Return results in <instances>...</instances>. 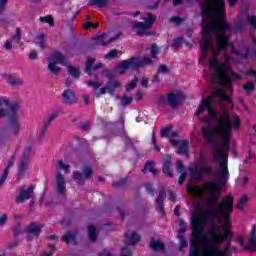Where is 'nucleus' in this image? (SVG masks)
I'll use <instances>...</instances> for the list:
<instances>
[{
    "instance_id": "38",
    "label": "nucleus",
    "mask_w": 256,
    "mask_h": 256,
    "mask_svg": "<svg viewBox=\"0 0 256 256\" xmlns=\"http://www.w3.org/2000/svg\"><path fill=\"white\" fill-rule=\"evenodd\" d=\"M13 43H15V41L11 38L6 40L3 49H5V51H11L13 49Z\"/></svg>"
},
{
    "instance_id": "33",
    "label": "nucleus",
    "mask_w": 256,
    "mask_h": 256,
    "mask_svg": "<svg viewBox=\"0 0 256 256\" xmlns=\"http://www.w3.org/2000/svg\"><path fill=\"white\" fill-rule=\"evenodd\" d=\"M22 37L23 32L21 31V28H16L15 35L12 36L10 39L14 41V43H20Z\"/></svg>"
},
{
    "instance_id": "32",
    "label": "nucleus",
    "mask_w": 256,
    "mask_h": 256,
    "mask_svg": "<svg viewBox=\"0 0 256 256\" xmlns=\"http://www.w3.org/2000/svg\"><path fill=\"white\" fill-rule=\"evenodd\" d=\"M92 2L88 3V7H93V5H97L100 9H103L109 3V0H91Z\"/></svg>"
},
{
    "instance_id": "49",
    "label": "nucleus",
    "mask_w": 256,
    "mask_h": 256,
    "mask_svg": "<svg viewBox=\"0 0 256 256\" xmlns=\"http://www.w3.org/2000/svg\"><path fill=\"white\" fill-rule=\"evenodd\" d=\"M202 171L204 175H211V173H213V168L211 166H206Z\"/></svg>"
},
{
    "instance_id": "27",
    "label": "nucleus",
    "mask_w": 256,
    "mask_h": 256,
    "mask_svg": "<svg viewBox=\"0 0 256 256\" xmlns=\"http://www.w3.org/2000/svg\"><path fill=\"white\" fill-rule=\"evenodd\" d=\"M166 74L169 73V68L167 67V65H160L158 68V71L156 73V76L152 79V83H159V74Z\"/></svg>"
},
{
    "instance_id": "36",
    "label": "nucleus",
    "mask_w": 256,
    "mask_h": 256,
    "mask_svg": "<svg viewBox=\"0 0 256 256\" xmlns=\"http://www.w3.org/2000/svg\"><path fill=\"white\" fill-rule=\"evenodd\" d=\"M131 103H133V98L132 97L124 95L121 98V105H123L124 107L127 106V105H131Z\"/></svg>"
},
{
    "instance_id": "13",
    "label": "nucleus",
    "mask_w": 256,
    "mask_h": 256,
    "mask_svg": "<svg viewBox=\"0 0 256 256\" xmlns=\"http://www.w3.org/2000/svg\"><path fill=\"white\" fill-rule=\"evenodd\" d=\"M188 171L190 173V177L194 179V181H203V177H205V173L203 172V169L195 166V164H191L188 168Z\"/></svg>"
},
{
    "instance_id": "2",
    "label": "nucleus",
    "mask_w": 256,
    "mask_h": 256,
    "mask_svg": "<svg viewBox=\"0 0 256 256\" xmlns=\"http://www.w3.org/2000/svg\"><path fill=\"white\" fill-rule=\"evenodd\" d=\"M150 55L144 56L142 58H130L120 62L117 67L116 71L119 75H125L128 69H139V67H145V65H153V59L157 58L159 55V48H157V44H152L150 47Z\"/></svg>"
},
{
    "instance_id": "26",
    "label": "nucleus",
    "mask_w": 256,
    "mask_h": 256,
    "mask_svg": "<svg viewBox=\"0 0 256 256\" xmlns=\"http://www.w3.org/2000/svg\"><path fill=\"white\" fill-rule=\"evenodd\" d=\"M188 149H189V142L187 140H182L176 153H178V155H185L187 154Z\"/></svg>"
},
{
    "instance_id": "8",
    "label": "nucleus",
    "mask_w": 256,
    "mask_h": 256,
    "mask_svg": "<svg viewBox=\"0 0 256 256\" xmlns=\"http://www.w3.org/2000/svg\"><path fill=\"white\" fill-rule=\"evenodd\" d=\"M57 65H67V59L59 52L52 54L48 58V69L53 75H59V71H61V68Z\"/></svg>"
},
{
    "instance_id": "15",
    "label": "nucleus",
    "mask_w": 256,
    "mask_h": 256,
    "mask_svg": "<svg viewBox=\"0 0 256 256\" xmlns=\"http://www.w3.org/2000/svg\"><path fill=\"white\" fill-rule=\"evenodd\" d=\"M42 227L43 226L38 225L37 223H31L26 229V234L28 239H31L33 237H37V235H40Z\"/></svg>"
},
{
    "instance_id": "62",
    "label": "nucleus",
    "mask_w": 256,
    "mask_h": 256,
    "mask_svg": "<svg viewBox=\"0 0 256 256\" xmlns=\"http://www.w3.org/2000/svg\"><path fill=\"white\" fill-rule=\"evenodd\" d=\"M169 195V201H175V194L171 191L168 192Z\"/></svg>"
},
{
    "instance_id": "20",
    "label": "nucleus",
    "mask_w": 256,
    "mask_h": 256,
    "mask_svg": "<svg viewBox=\"0 0 256 256\" xmlns=\"http://www.w3.org/2000/svg\"><path fill=\"white\" fill-rule=\"evenodd\" d=\"M15 165V158L12 157L8 160V163L4 169V173L2 177L0 178V187H3L5 181H7V177H9V169Z\"/></svg>"
},
{
    "instance_id": "9",
    "label": "nucleus",
    "mask_w": 256,
    "mask_h": 256,
    "mask_svg": "<svg viewBox=\"0 0 256 256\" xmlns=\"http://www.w3.org/2000/svg\"><path fill=\"white\" fill-rule=\"evenodd\" d=\"M236 241L244 251H256V224L252 226L247 243H245L243 236H238Z\"/></svg>"
},
{
    "instance_id": "47",
    "label": "nucleus",
    "mask_w": 256,
    "mask_h": 256,
    "mask_svg": "<svg viewBox=\"0 0 256 256\" xmlns=\"http://www.w3.org/2000/svg\"><path fill=\"white\" fill-rule=\"evenodd\" d=\"M164 167H171V156H165L163 159Z\"/></svg>"
},
{
    "instance_id": "54",
    "label": "nucleus",
    "mask_w": 256,
    "mask_h": 256,
    "mask_svg": "<svg viewBox=\"0 0 256 256\" xmlns=\"http://www.w3.org/2000/svg\"><path fill=\"white\" fill-rule=\"evenodd\" d=\"M146 191H147L150 195H155V189H153V186H151V184H147V185H146Z\"/></svg>"
},
{
    "instance_id": "55",
    "label": "nucleus",
    "mask_w": 256,
    "mask_h": 256,
    "mask_svg": "<svg viewBox=\"0 0 256 256\" xmlns=\"http://www.w3.org/2000/svg\"><path fill=\"white\" fill-rule=\"evenodd\" d=\"M131 255H132V253L130 250L127 249V246L122 248L121 256H131Z\"/></svg>"
},
{
    "instance_id": "57",
    "label": "nucleus",
    "mask_w": 256,
    "mask_h": 256,
    "mask_svg": "<svg viewBox=\"0 0 256 256\" xmlns=\"http://www.w3.org/2000/svg\"><path fill=\"white\" fill-rule=\"evenodd\" d=\"M7 223V214H4L0 217V227H3Z\"/></svg>"
},
{
    "instance_id": "48",
    "label": "nucleus",
    "mask_w": 256,
    "mask_h": 256,
    "mask_svg": "<svg viewBox=\"0 0 256 256\" xmlns=\"http://www.w3.org/2000/svg\"><path fill=\"white\" fill-rule=\"evenodd\" d=\"M169 133H171V129L163 128L160 132L161 137H168Z\"/></svg>"
},
{
    "instance_id": "45",
    "label": "nucleus",
    "mask_w": 256,
    "mask_h": 256,
    "mask_svg": "<svg viewBox=\"0 0 256 256\" xmlns=\"http://www.w3.org/2000/svg\"><path fill=\"white\" fill-rule=\"evenodd\" d=\"M105 93H109V90H108L107 86L100 89L99 92H96L95 97H101V95H105Z\"/></svg>"
},
{
    "instance_id": "16",
    "label": "nucleus",
    "mask_w": 256,
    "mask_h": 256,
    "mask_svg": "<svg viewBox=\"0 0 256 256\" xmlns=\"http://www.w3.org/2000/svg\"><path fill=\"white\" fill-rule=\"evenodd\" d=\"M11 135L8 129L0 131V147H9L11 145Z\"/></svg>"
},
{
    "instance_id": "6",
    "label": "nucleus",
    "mask_w": 256,
    "mask_h": 256,
    "mask_svg": "<svg viewBox=\"0 0 256 256\" xmlns=\"http://www.w3.org/2000/svg\"><path fill=\"white\" fill-rule=\"evenodd\" d=\"M183 92L176 91L167 94V97L165 96H159L157 98L158 105H170L172 109H176V107H179L181 103H183Z\"/></svg>"
},
{
    "instance_id": "1",
    "label": "nucleus",
    "mask_w": 256,
    "mask_h": 256,
    "mask_svg": "<svg viewBox=\"0 0 256 256\" xmlns=\"http://www.w3.org/2000/svg\"><path fill=\"white\" fill-rule=\"evenodd\" d=\"M202 15V40L200 42L199 64L207 59V51L212 52L208 67L216 79H241V75L235 73L229 63L233 58L224 55V62L217 57L221 51L227 49L229 37L225 31H231V24L225 21V0H202L200 4Z\"/></svg>"
},
{
    "instance_id": "5",
    "label": "nucleus",
    "mask_w": 256,
    "mask_h": 256,
    "mask_svg": "<svg viewBox=\"0 0 256 256\" xmlns=\"http://www.w3.org/2000/svg\"><path fill=\"white\" fill-rule=\"evenodd\" d=\"M145 22H137L133 25V29L137 35L140 37H150V35H155L154 32H147V29H151L155 24V18L152 14H146L143 17Z\"/></svg>"
},
{
    "instance_id": "14",
    "label": "nucleus",
    "mask_w": 256,
    "mask_h": 256,
    "mask_svg": "<svg viewBox=\"0 0 256 256\" xmlns=\"http://www.w3.org/2000/svg\"><path fill=\"white\" fill-rule=\"evenodd\" d=\"M178 225H180V231L178 233V239L180 241V249L187 247L188 243L185 241V231H187V224L183 220H178Z\"/></svg>"
},
{
    "instance_id": "53",
    "label": "nucleus",
    "mask_w": 256,
    "mask_h": 256,
    "mask_svg": "<svg viewBox=\"0 0 256 256\" xmlns=\"http://www.w3.org/2000/svg\"><path fill=\"white\" fill-rule=\"evenodd\" d=\"M176 169H177V171H179V173H183V169H184L183 162L178 161L176 163Z\"/></svg>"
},
{
    "instance_id": "43",
    "label": "nucleus",
    "mask_w": 256,
    "mask_h": 256,
    "mask_svg": "<svg viewBox=\"0 0 256 256\" xmlns=\"http://www.w3.org/2000/svg\"><path fill=\"white\" fill-rule=\"evenodd\" d=\"M163 173L167 175V177H173V172H171V166H164Z\"/></svg>"
},
{
    "instance_id": "21",
    "label": "nucleus",
    "mask_w": 256,
    "mask_h": 256,
    "mask_svg": "<svg viewBox=\"0 0 256 256\" xmlns=\"http://www.w3.org/2000/svg\"><path fill=\"white\" fill-rule=\"evenodd\" d=\"M165 199V190H161L158 198L156 199V207L161 215H165V205L163 204V200Z\"/></svg>"
},
{
    "instance_id": "29",
    "label": "nucleus",
    "mask_w": 256,
    "mask_h": 256,
    "mask_svg": "<svg viewBox=\"0 0 256 256\" xmlns=\"http://www.w3.org/2000/svg\"><path fill=\"white\" fill-rule=\"evenodd\" d=\"M36 43L40 47V49H46V41H45V34L39 33L36 36Z\"/></svg>"
},
{
    "instance_id": "18",
    "label": "nucleus",
    "mask_w": 256,
    "mask_h": 256,
    "mask_svg": "<svg viewBox=\"0 0 256 256\" xmlns=\"http://www.w3.org/2000/svg\"><path fill=\"white\" fill-rule=\"evenodd\" d=\"M33 196V187L30 186L26 190H21L19 196L16 198L17 203H25L27 199H31Z\"/></svg>"
},
{
    "instance_id": "30",
    "label": "nucleus",
    "mask_w": 256,
    "mask_h": 256,
    "mask_svg": "<svg viewBox=\"0 0 256 256\" xmlns=\"http://www.w3.org/2000/svg\"><path fill=\"white\" fill-rule=\"evenodd\" d=\"M247 201H249L247 195L242 196L236 205V209H238V211H243V209H245V205H247Z\"/></svg>"
},
{
    "instance_id": "7",
    "label": "nucleus",
    "mask_w": 256,
    "mask_h": 256,
    "mask_svg": "<svg viewBox=\"0 0 256 256\" xmlns=\"http://www.w3.org/2000/svg\"><path fill=\"white\" fill-rule=\"evenodd\" d=\"M31 157H33L31 146H26L22 152V155L20 156V162L18 163V179L25 177L27 167H29V163H31Z\"/></svg>"
},
{
    "instance_id": "37",
    "label": "nucleus",
    "mask_w": 256,
    "mask_h": 256,
    "mask_svg": "<svg viewBox=\"0 0 256 256\" xmlns=\"http://www.w3.org/2000/svg\"><path fill=\"white\" fill-rule=\"evenodd\" d=\"M40 22L48 23V24H50V27H53V25H55V22L53 21V17H51V16L40 17Z\"/></svg>"
},
{
    "instance_id": "50",
    "label": "nucleus",
    "mask_w": 256,
    "mask_h": 256,
    "mask_svg": "<svg viewBox=\"0 0 256 256\" xmlns=\"http://www.w3.org/2000/svg\"><path fill=\"white\" fill-rule=\"evenodd\" d=\"M152 143L153 145H155L154 147L155 151H161V148L157 146V140L155 139V132L152 133Z\"/></svg>"
},
{
    "instance_id": "56",
    "label": "nucleus",
    "mask_w": 256,
    "mask_h": 256,
    "mask_svg": "<svg viewBox=\"0 0 256 256\" xmlns=\"http://www.w3.org/2000/svg\"><path fill=\"white\" fill-rule=\"evenodd\" d=\"M90 123L89 122H85L84 124H81L80 125V129L82 130V131H89V127H90Z\"/></svg>"
},
{
    "instance_id": "17",
    "label": "nucleus",
    "mask_w": 256,
    "mask_h": 256,
    "mask_svg": "<svg viewBox=\"0 0 256 256\" xmlns=\"http://www.w3.org/2000/svg\"><path fill=\"white\" fill-rule=\"evenodd\" d=\"M63 101L66 105H73L77 103V96H75V91L68 89L62 93Z\"/></svg>"
},
{
    "instance_id": "61",
    "label": "nucleus",
    "mask_w": 256,
    "mask_h": 256,
    "mask_svg": "<svg viewBox=\"0 0 256 256\" xmlns=\"http://www.w3.org/2000/svg\"><path fill=\"white\" fill-rule=\"evenodd\" d=\"M141 85L142 87H147V85H149V80L147 78L142 79Z\"/></svg>"
},
{
    "instance_id": "58",
    "label": "nucleus",
    "mask_w": 256,
    "mask_h": 256,
    "mask_svg": "<svg viewBox=\"0 0 256 256\" xmlns=\"http://www.w3.org/2000/svg\"><path fill=\"white\" fill-rule=\"evenodd\" d=\"M171 21H173V23H175L176 25H181V23H183V19L179 17H172Z\"/></svg>"
},
{
    "instance_id": "34",
    "label": "nucleus",
    "mask_w": 256,
    "mask_h": 256,
    "mask_svg": "<svg viewBox=\"0 0 256 256\" xmlns=\"http://www.w3.org/2000/svg\"><path fill=\"white\" fill-rule=\"evenodd\" d=\"M142 171H149L150 173H152V175H157V170H155L154 164L151 161L145 164Z\"/></svg>"
},
{
    "instance_id": "40",
    "label": "nucleus",
    "mask_w": 256,
    "mask_h": 256,
    "mask_svg": "<svg viewBox=\"0 0 256 256\" xmlns=\"http://www.w3.org/2000/svg\"><path fill=\"white\" fill-rule=\"evenodd\" d=\"M181 43H183V38H175L172 42L173 49H179V47H181Z\"/></svg>"
},
{
    "instance_id": "44",
    "label": "nucleus",
    "mask_w": 256,
    "mask_h": 256,
    "mask_svg": "<svg viewBox=\"0 0 256 256\" xmlns=\"http://www.w3.org/2000/svg\"><path fill=\"white\" fill-rule=\"evenodd\" d=\"M247 183H249V179L247 177H242L238 179V185H240L241 187H245Z\"/></svg>"
},
{
    "instance_id": "19",
    "label": "nucleus",
    "mask_w": 256,
    "mask_h": 256,
    "mask_svg": "<svg viewBox=\"0 0 256 256\" xmlns=\"http://www.w3.org/2000/svg\"><path fill=\"white\" fill-rule=\"evenodd\" d=\"M93 63H95V58H89L86 62V73L87 75H91V71H99V69H103V63H98L93 67Z\"/></svg>"
},
{
    "instance_id": "10",
    "label": "nucleus",
    "mask_w": 256,
    "mask_h": 256,
    "mask_svg": "<svg viewBox=\"0 0 256 256\" xmlns=\"http://www.w3.org/2000/svg\"><path fill=\"white\" fill-rule=\"evenodd\" d=\"M93 177V168L90 165L85 166L83 172H75L73 175L74 181L78 183V185H83L85 183V179H91Z\"/></svg>"
},
{
    "instance_id": "64",
    "label": "nucleus",
    "mask_w": 256,
    "mask_h": 256,
    "mask_svg": "<svg viewBox=\"0 0 256 256\" xmlns=\"http://www.w3.org/2000/svg\"><path fill=\"white\" fill-rule=\"evenodd\" d=\"M91 25H92L91 21H88V22L84 23L83 27L85 29H89V27H91Z\"/></svg>"
},
{
    "instance_id": "25",
    "label": "nucleus",
    "mask_w": 256,
    "mask_h": 256,
    "mask_svg": "<svg viewBox=\"0 0 256 256\" xmlns=\"http://www.w3.org/2000/svg\"><path fill=\"white\" fill-rule=\"evenodd\" d=\"M106 87L108 89V93H115V89H118V87H121V82L117 80H110L107 82Z\"/></svg>"
},
{
    "instance_id": "46",
    "label": "nucleus",
    "mask_w": 256,
    "mask_h": 256,
    "mask_svg": "<svg viewBox=\"0 0 256 256\" xmlns=\"http://www.w3.org/2000/svg\"><path fill=\"white\" fill-rule=\"evenodd\" d=\"M253 89H255V84H253V82H248L244 85L245 91H253Z\"/></svg>"
},
{
    "instance_id": "52",
    "label": "nucleus",
    "mask_w": 256,
    "mask_h": 256,
    "mask_svg": "<svg viewBox=\"0 0 256 256\" xmlns=\"http://www.w3.org/2000/svg\"><path fill=\"white\" fill-rule=\"evenodd\" d=\"M88 87H94V89H99V87H101V83L89 81Z\"/></svg>"
},
{
    "instance_id": "4",
    "label": "nucleus",
    "mask_w": 256,
    "mask_h": 256,
    "mask_svg": "<svg viewBox=\"0 0 256 256\" xmlns=\"http://www.w3.org/2000/svg\"><path fill=\"white\" fill-rule=\"evenodd\" d=\"M69 164H65L63 160H59L56 165V193L58 195H65L67 193V183L65 182V177L60 172L63 169L66 173H69Z\"/></svg>"
},
{
    "instance_id": "60",
    "label": "nucleus",
    "mask_w": 256,
    "mask_h": 256,
    "mask_svg": "<svg viewBox=\"0 0 256 256\" xmlns=\"http://www.w3.org/2000/svg\"><path fill=\"white\" fill-rule=\"evenodd\" d=\"M29 59H32V60L37 59V51L33 50V51L29 54Z\"/></svg>"
},
{
    "instance_id": "42",
    "label": "nucleus",
    "mask_w": 256,
    "mask_h": 256,
    "mask_svg": "<svg viewBox=\"0 0 256 256\" xmlns=\"http://www.w3.org/2000/svg\"><path fill=\"white\" fill-rule=\"evenodd\" d=\"M117 55H119V51L111 50L108 54L105 55V59H116Z\"/></svg>"
},
{
    "instance_id": "41",
    "label": "nucleus",
    "mask_w": 256,
    "mask_h": 256,
    "mask_svg": "<svg viewBox=\"0 0 256 256\" xmlns=\"http://www.w3.org/2000/svg\"><path fill=\"white\" fill-rule=\"evenodd\" d=\"M135 87H137V77H135L131 83L126 85V91H131L133 89H135Z\"/></svg>"
},
{
    "instance_id": "12",
    "label": "nucleus",
    "mask_w": 256,
    "mask_h": 256,
    "mask_svg": "<svg viewBox=\"0 0 256 256\" xmlns=\"http://www.w3.org/2000/svg\"><path fill=\"white\" fill-rule=\"evenodd\" d=\"M123 35L122 33L117 34L116 36H111V34H102L97 37V44L105 47V45H109V43H113V41H117L119 37Z\"/></svg>"
},
{
    "instance_id": "35",
    "label": "nucleus",
    "mask_w": 256,
    "mask_h": 256,
    "mask_svg": "<svg viewBox=\"0 0 256 256\" xmlns=\"http://www.w3.org/2000/svg\"><path fill=\"white\" fill-rule=\"evenodd\" d=\"M68 73L72 77H75L76 79H79V75H81V72H79V69L73 67V66H68Z\"/></svg>"
},
{
    "instance_id": "63",
    "label": "nucleus",
    "mask_w": 256,
    "mask_h": 256,
    "mask_svg": "<svg viewBox=\"0 0 256 256\" xmlns=\"http://www.w3.org/2000/svg\"><path fill=\"white\" fill-rule=\"evenodd\" d=\"M179 211H181V207L176 206L174 209V215H176V217H179Z\"/></svg>"
},
{
    "instance_id": "51",
    "label": "nucleus",
    "mask_w": 256,
    "mask_h": 256,
    "mask_svg": "<svg viewBox=\"0 0 256 256\" xmlns=\"http://www.w3.org/2000/svg\"><path fill=\"white\" fill-rule=\"evenodd\" d=\"M7 1L8 0H0V15H1V13H3V11H5V7L7 5Z\"/></svg>"
},
{
    "instance_id": "28",
    "label": "nucleus",
    "mask_w": 256,
    "mask_h": 256,
    "mask_svg": "<svg viewBox=\"0 0 256 256\" xmlns=\"http://www.w3.org/2000/svg\"><path fill=\"white\" fill-rule=\"evenodd\" d=\"M88 235L92 243H95V241H97V229L95 228V226L93 225L88 226Z\"/></svg>"
},
{
    "instance_id": "11",
    "label": "nucleus",
    "mask_w": 256,
    "mask_h": 256,
    "mask_svg": "<svg viewBox=\"0 0 256 256\" xmlns=\"http://www.w3.org/2000/svg\"><path fill=\"white\" fill-rule=\"evenodd\" d=\"M57 117H59V112L54 111L45 118L43 126L41 127L40 133H39L40 140H42L45 137V135L47 134V130L51 126V123H53V121H55Z\"/></svg>"
},
{
    "instance_id": "31",
    "label": "nucleus",
    "mask_w": 256,
    "mask_h": 256,
    "mask_svg": "<svg viewBox=\"0 0 256 256\" xmlns=\"http://www.w3.org/2000/svg\"><path fill=\"white\" fill-rule=\"evenodd\" d=\"M62 241H64V243H75V233L69 231L67 232L63 237H62Z\"/></svg>"
},
{
    "instance_id": "22",
    "label": "nucleus",
    "mask_w": 256,
    "mask_h": 256,
    "mask_svg": "<svg viewBox=\"0 0 256 256\" xmlns=\"http://www.w3.org/2000/svg\"><path fill=\"white\" fill-rule=\"evenodd\" d=\"M127 245H137L141 241L139 234L132 232L131 235L125 234Z\"/></svg>"
},
{
    "instance_id": "39",
    "label": "nucleus",
    "mask_w": 256,
    "mask_h": 256,
    "mask_svg": "<svg viewBox=\"0 0 256 256\" xmlns=\"http://www.w3.org/2000/svg\"><path fill=\"white\" fill-rule=\"evenodd\" d=\"M248 23L251 29H254V31H256V16L248 15Z\"/></svg>"
},
{
    "instance_id": "24",
    "label": "nucleus",
    "mask_w": 256,
    "mask_h": 256,
    "mask_svg": "<svg viewBox=\"0 0 256 256\" xmlns=\"http://www.w3.org/2000/svg\"><path fill=\"white\" fill-rule=\"evenodd\" d=\"M150 247L153 249V251H163L165 249L163 242L155 239L150 240Z\"/></svg>"
},
{
    "instance_id": "59",
    "label": "nucleus",
    "mask_w": 256,
    "mask_h": 256,
    "mask_svg": "<svg viewBox=\"0 0 256 256\" xmlns=\"http://www.w3.org/2000/svg\"><path fill=\"white\" fill-rule=\"evenodd\" d=\"M187 178V173L183 172L180 177H179V183L180 185L185 181V179Z\"/></svg>"
},
{
    "instance_id": "3",
    "label": "nucleus",
    "mask_w": 256,
    "mask_h": 256,
    "mask_svg": "<svg viewBox=\"0 0 256 256\" xmlns=\"http://www.w3.org/2000/svg\"><path fill=\"white\" fill-rule=\"evenodd\" d=\"M9 107L10 112L7 113V109L0 108V119L1 117H6L8 115L9 127L8 132L11 135H19L21 133V118L19 117V104L14 103L9 105V99L0 98V107Z\"/></svg>"
},
{
    "instance_id": "23",
    "label": "nucleus",
    "mask_w": 256,
    "mask_h": 256,
    "mask_svg": "<svg viewBox=\"0 0 256 256\" xmlns=\"http://www.w3.org/2000/svg\"><path fill=\"white\" fill-rule=\"evenodd\" d=\"M6 79H8V83L12 85V87H19V85H23V79L14 77L12 75H5Z\"/></svg>"
}]
</instances>
